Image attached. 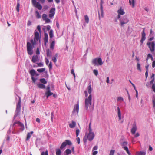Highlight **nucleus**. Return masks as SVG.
I'll use <instances>...</instances> for the list:
<instances>
[{
	"label": "nucleus",
	"instance_id": "nucleus-1",
	"mask_svg": "<svg viewBox=\"0 0 155 155\" xmlns=\"http://www.w3.org/2000/svg\"><path fill=\"white\" fill-rule=\"evenodd\" d=\"M36 40H33L32 39L31 40V43L28 42L27 43V51L28 53L30 55H31L33 53V51L32 50L33 47L36 44Z\"/></svg>",
	"mask_w": 155,
	"mask_h": 155
},
{
	"label": "nucleus",
	"instance_id": "nucleus-2",
	"mask_svg": "<svg viewBox=\"0 0 155 155\" xmlns=\"http://www.w3.org/2000/svg\"><path fill=\"white\" fill-rule=\"evenodd\" d=\"M16 96L18 98V103H17L16 110L14 117V119L19 114L21 108V98L20 97L17 95H16Z\"/></svg>",
	"mask_w": 155,
	"mask_h": 155
},
{
	"label": "nucleus",
	"instance_id": "nucleus-3",
	"mask_svg": "<svg viewBox=\"0 0 155 155\" xmlns=\"http://www.w3.org/2000/svg\"><path fill=\"white\" fill-rule=\"evenodd\" d=\"M92 96L91 94H90L88 98L85 99V108L86 110H88V108H90L92 105Z\"/></svg>",
	"mask_w": 155,
	"mask_h": 155
},
{
	"label": "nucleus",
	"instance_id": "nucleus-4",
	"mask_svg": "<svg viewBox=\"0 0 155 155\" xmlns=\"http://www.w3.org/2000/svg\"><path fill=\"white\" fill-rule=\"evenodd\" d=\"M92 63V64L94 66H98L101 65L103 64V62L101 58H97L93 59Z\"/></svg>",
	"mask_w": 155,
	"mask_h": 155
},
{
	"label": "nucleus",
	"instance_id": "nucleus-5",
	"mask_svg": "<svg viewBox=\"0 0 155 155\" xmlns=\"http://www.w3.org/2000/svg\"><path fill=\"white\" fill-rule=\"evenodd\" d=\"M147 45L148 46L151 52L153 53L155 50V43L154 41L148 42L147 43Z\"/></svg>",
	"mask_w": 155,
	"mask_h": 155
},
{
	"label": "nucleus",
	"instance_id": "nucleus-6",
	"mask_svg": "<svg viewBox=\"0 0 155 155\" xmlns=\"http://www.w3.org/2000/svg\"><path fill=\"white\" fill-rule=\"evenodd\" d=\"M31 2L33 6L38 10H41L42 9V6L40 3L37 2L36 0H31Z\"/></svg>",
	"mask_w": 155,
	"mask_h": 155
},
{
	"label": "nucleus",
	"instance_id": "nucleus-7",
	"mask_svg": "<svg viewBox=\"0 0 155 155\" xmlns=\"http://www.w3.org/2000/svg\"><path fill=\"white\" fill-rule=\"evenodd\" d=\"M129 21L126 16H124L120 19V22L121 26H123L124 25L127 23Z\"/></svg>",
	"mask_w": 155,
	"mask_h": 155
},
{
	"label": "nucleus",
	"instance_id": "nucleus-8",
	"mask_svg": "<svg viewBox=\"0 0 155 155\" xmlns=\"http://www.w3.org/2000/svg\"><path fill=\"white\" fill-rule=\"evenodd\" d=\"M29 73L31 76V79L32 82L35 84L36 81L37 79V78H35L34 77V76L35 75V74H36V71L34 69H32L30 71Z\"/></svg>",
	"mask_w": 155,
	"mask_h": 155
},
{
	"label": "nucleus",
	"instance_id": "nucleus-9",
	"mask_svg": "<svg viewBox=\"0 0 155 155\" xmlns=\"http://www.w3.org/2000/svg\"><path fill=\"white\" fill-rule=\"evenodd\" d=\"M72 144L71 141L70 140H66L63 142L61 145L60 148L62 150L64 149L67 145H71Z\"/></svg>",
	"mask_w": 155,
	"mask_h": 155
},
{
	"label": "nucleus",
	"instance_id": "nucleus-10",
	"mask_svg": "<svg viewBox=\"0 0 155 155\" xmlns=\"http://www.w3.org/2000/svg\"><path fill=\"white\" fill-rule=\"evenodd\" d=\"M104 3V2L103 0H101L100 2V9L101 11L100 13L99 11H98V15H99V18L100 20V16L102 17H103L104 16V12L103 10V4Z\"/></svg>",
	"mask_w": 155,
	"mask_h": 155
},
{
	"label": "nucleus",
	"instance_id": "nucleus-11",
	"mask_svg": "<svg viewBox=\"0 0 155 155\" xmlns=\"http://www.w3.org/2000/svg\"><path fill=\"white\" fill-rule=\"evenodd\" d=\"M18 124L19 126L21 127L20 130L23 131L24 129V124L19 121H17L15 122L13 124V127H14L15 126L16 124Z\"/></svg>",
	"mask_w": 155,
	"mask_h": 155
},
{
	"label": "nucleus",
	"instance_id": "nucleus-12",
	"mask_svg": "<svg viewBox=\"0 0 155 155\" xmlns=\"http://www.w3.org/2000/svg\"><path fill=\"white\" fill-rule=\"evenodd\" d=\"M41 34L39 35V33L35 30V37L34 40H36V41H40Z\"/></svg>",
	"mask_w": 155,
	"mask_h": 155
},
{
	"label": "nucleus",
	"instance_id": "nucleus-13",
	"mask_svg": "<svg viewBox=\"0 0 155 155\" xmlns=\"http://www.w3.org/2000/svg\"><path fill=\"white\" fill-rule=\"evenodd\" d=\"M137 127L136 126L135 122H134L132 125V128L131 129V132L132 134H134L137 130Z\"/></svg>",
	"mask_w": 155,
	"mask_h": 155
},
{
	"label": "nucleus",
	"instance_id": "nucleus-14",
	"mask_svg": "<svg viewBox=\"0 0 155 155\" xmlns=\"http://www.w3.org/2000/svg\"><path fill=\"white\" fill-rule=\"evenodd\" d=\"M145 28H143V30L142 32V37L141 40H140V42L141 44H142L144 41L146 39V34L145 32Z\"/></svg>",
	"mask_w": 155,
	"mask_h": 155
},
{
	"label": "nucleus",
	"instance_id": "nucleus-15",
	"mask_svg": "<svg viewBox=\"0 0 155 155\" xmlns=\"http://www.w3.org/2000/svg\"><path fill=\"white\" fill-rule=\"evenodd\" d=\"M55 8H51L49 11L50 14L49 16L50 18L53 17L55 14Z\"/></svg>",
	"mask_w": 155,
	"mask_h": 155
},
{
	"label": "nucleus",
	"instance_id": "nucleus-16",
	"mask_svg": "<svg viewBox=\"0 0 155 155\" xmlns=\"http://www.w3.org/2000/svg\"><path fill=\"white\" fill-rule=\"evenodd\" d=\"M94 133H89L87 136V138L88 140L90 141H91L94 139Z\"/></svg>",
	"mask_w": 155,
	"mask_h": 155
},
{
	"label": "nucleus",
	"instance_id": "nucleus-17",
	"mask_svg": "<svg viewBox=\"0 0 155 155\" xmlns=\"http://www.w3.org/2000/svg\"><path fill=\"white\" fill-rule=\"evenodd\" d=\"M79 103L78 102L77 104L74 106V108L73 111V113H74L75 112L78 114L79 111Z\"/></svg>",
	"mask_w": 155,
	"mask_h": 155
},
{
	"label": "nucleus",
	"instance_id": "nucleus-18",
	"mask_svg": "<svg viewBox=\"0 0 155 155\" xmlns=\"http://www.w3.org/2000/svg\"><path fill=\"white\" fill-rule=\"evenodd\" d=\"M128 142L127 141H124L120 143V144L121 146L123 148L124 150L126 148H128L127 145H128Z\"/></svg>",
	"mask_w": 155,
	"mask_h": 155
},
{
	"label": "nucleus",
	"instance_id": "nucleus-19",
	"mask_svg": "<svg viewBox=\"0 0 155 155\" xmlns=\"http://www.w3.org/2000/svg\"><path fill=\"white\" fill-rule=\"evenodd\" d=\"M48 34L46 33H45L44 34V44L45 45H46V44L48 42Z\"/></svg>",
	"mask_w": 155,
	"mask_h": 155
},
{
	"label": "nucleus",
	"instance_id": "nucleus-20",
	"mask_svg": "<svg viewBox=\"0 0 155 155\" xmlns=\"http://www.w3.org/2000/svg\"><path fill=\"white\" fill-rule=\"evenodd\" d=\"M38 60V57L37 55L33 56L32 57L31 61L33 63H35Z\"/></svg>",
	"mask_w": 155,
	"mask_h": 155
},
{
	"label": "nucleus",
	"instance_id": "nucleus-21",
	"mask_svg": "<svg viewBox=\"0 0 155 155\" xmlns=\"http://www.w3.org/2000/svg\"><path fill=\"white\" fill-rule=\"evenodd\" d=\"M87 90L88 93L90 94H91L92 91V89L91 87V82L88 85L87 88Z\"/></svg>",
	"mask_w": 155,
	"mask_h": 155
},
{
	"label": "nucleus",
	"instance_id": "nucleus-22",
	"mask_svg": "<svg viewBox=\"0 0 155 155\" xmlns=\"http://www.w3.org/2000/svg\"><path fill=\"white\" fill-rule=\"evenodd\" d=\"M117 114L119 118V120H120L121 119V113L120 111V108L119 107H117Z\"/></svg>",
	"mask_w": 155,
	"mask_h": 155
},
{
	"label": "nucleus",
	"instance_id": "nucleus-23",
	"mask_svg": "<svg viewBox=\"0 0 155 155\" xmlns=\"http://www.w3.org/2000/svg\"><path fill=\"white\" fill-rule=\"evenodd\" d=\"M33 131H31L30 132L28 133L27 134V136L26 139V141H28L29 140L32 134L33 133Z\"/></svg>",
	"mask_w": 155,
	"mask_h": 155
},
{
	"label": "nucleus",
	"instance_id": "nucleus-24",
	"mask_svg": "<svg viewBox=\"0 0 155 155\" xmlns=\"http://www.w3.org/2000/svg\"><path fill=\"white\" fill-rule=\"evenodd\" d=\"M58 56V54L57 53L55 54L54 56L52 58V61L54 63H55L57 62Z\"/></svg>",
	"mask_w": 155,
	"mask_h": 155
},
{
	"label": "nucleus",
	"instance_id": "nucleus-25",
	"mask_svg": "<svg viewBox=\"0 0 155 155\" xmlns=\"http://www.w3.org/2000/svg\"><path fill=\"white\" fill-rule=\"evenodd\" d=\"M76 125V123L75 121H72L71 123L69 124V126L71 128H73Z\"/></svg>",
	"mask_w": 155,
	"mask_h": 155
},
{
	"label": "nucleus",
	"instance_id": "nucleus-26",
	"mask_svg": "<svg viewBox=\"0 0 155 155\" xmlns=\"http://www.w3.org/2000/svg\"><path fill=\"white\" fill-rule=\"evenodd\" d=\"M146 152L143 151L137 152H136V155H146Z\"/></svg>",
	"mask_w": 155,
	"mask_h": 155
},
{
	"label": "nucleus",
	"instance_id": "nucleus-27",
	"mask_svg": "<svg viewBox=\"0 0 155 155\" xmlns=\"http://www.w3.org/2000/svg\"><path fill=\"white\" fill-rule=\"evenodd\" d=\"M37 85L38 87L40 88L44 89L45 88V85L44 84H37Z\"/></svg>",
	"mask_w": 155,
	"mask_h": 155
},
{
	"label": "nucleus",
	"instance_id": "nucleus-28",
	"mask_svg": "<svg viewBox=\"0 0 155 155\" xmlns=\"http://www.w3.org/2000/svg\"><path fill=\"white\" fill-rule=\"evenodd\" d=\"M53 94V93L50 91L49 92H45V94L47 98H48V97Z\"/></svg>",
	"mask_w": 155,
	"mask_h": 155
},
{
	"label": "nucleus",
	"instance_id": "nucleus-29",
	"mask_svg": "<svg viewBox=\"0 0 155 155\" xmlns=\"http://www.w3.org/2000/svg\"><path fill=\"white\" fill-rule=\"evenodd\" d=\"M150 58L151 60L153 61V58L152 57V55L150 54H147V58L146 59V60L147 61V62L148 60Z\"/></svg>",
	"mask_w": 155,
	"mask_h": 155
},
{
	"label": "nucleus",
	"instance_id": "nucleus-30",
	"mask_svg": "<svg viewBox=\"0 0 155 155\" xmlns=\"http://www.w3.org/2000/svg\"><path fill=\"white\" fill-rule=\"evenodd\" d=\"M117 12L118 14H120L121 15H123L125 13L124 10L121 8L118 10Z\"/></svg>",
	"mask_w": 155,
	"mask_h": 155
},
{
	"label": "nucleus",
	"instance_id": "nucleus-31",
	"mask_svg": "<svg viewBox=\"0 0 155 155\" xmlns=\"http://www.w3.org/2000/svg\"><path fill=\"white\" fill-rule=\"evenodd\" d=\"M84 18L85 22L87 24L89 22V18L88 16L87 15H84Z\"/></svg>",
	"mask_w": 155,
	"mask_h": 155
},
{
	"label": "nucleus",
	"instance_id": "nucleus-32",
	"mask_svg": "<svg viewBox=\"0 0 155 155\" xmlns=\"http://www.w3.org/2000/svg\"><path fill=\"white\" fill-rule=\"evenodd\" d=\"M55 45V41H52L50 44V48L51 49L53 50L54 49V46Z\"/></svg>",
	"mask_w": 155,
	"mask_h": 155
},
{
	"label": "nucleus",
	"instance_id": "nucleus-33",
	"mask_svg": "<svg viewBox=\"0 0 155 155\" xmlns=\"http://www.w3.org/2000/svg\"><path fill=\"white\" fill-rule=\"evenodd\" d=\"M35 13L36 16L37 18L39 19L41 18V16L38 11H36L35 12Z\"/></svg>",
	"mask_w": 155,
	"mask_h": 155
},
{
	"label": "nucleus",
	"instance_id": "nucleus-34",
	"mask_svg": "<svg viewBox=\"0 0 155 155\" xmlns=\"http://www.w3.org/2000/svg\"><path fill=\"white\" fill-rule=\"evenodd\" d=\"M49 35L50 38H52L53 37L54 35L53 31L52 29L50 30V32H49Z\"/></svg>",
	"mask_w": 155,
	"mask_h": 155
},
{
	"label": "nucleus",
	"instance_id": "nucleus-35",
	"mask_svg": "<svg viewBox=\"0 0 155 155\" xmlns=\"http://www.w3.org/2000/svg\"><path fill=\"white\" fill-rule=\"evenodd\" d=\"M40 81L42 83L45 84L47 83V81L45 78H41L40 79Z\"/></svg>",
	"mask_w": 155,
	"mask_h": 155
},
{
	"label": "nucleus",
	"instance_id": "nucleus-36",
	"mask_svg": "<svg viewBox=\"0 0 155 155\" xmlns=\"http://www.w3.org/2000/svg\"><path fill=\"white\" fill-rule=\"evenodd\" d=\"M46 55L47 57L50 58L51 55L50 52V50L48 49L46 50Z\"/></svg>",
	"mask_w": 155,
	"mask_h": 155
},
{
	"label": "nucleus",
	"instance_id": "nucleus-37",
	"mask_svg": "<svg viewBox=\"0 0 155 155\" xmlns=\"http://www.w3.org/2000/svg\"><path fill=\"white\" fill-rule=\"evenodd\" d=\"M45 70V68H40L38 69L37 70V71L39 72V73H42Z\"/></svg>",
	"mask_w": 155,
	"mask_h": 155
},
{
	"label": "nucleus",
	"instance_id": "nucleus-38",
	"mask_svg": "<svg viewBox=\"0 0 155 155\" xmlns=\"http://www.w3.org/2000/svg\"><path fill=\"white\" fill-rule=\"evenodd\" d=\"M65 152L67 155H68L71 153V151L70 149H67L65 150Z\"/></svg>",
	"mask_w": 155,
	"mask_h": 155
},
{
	"label": "nucleus",
	"instance_id": "nucleus-39",
	"mask_svg": "<svg viewBox=\"0 0 155 155\" xmlns=\"http://www.w3.org/2000/svg\"><path fill=\"white\" fill-rule=\"evenodd\" d=\"M129 3L130 5H132L133 7H134V0H129Z\"/></svg>",
	"mask_w": 155,
	"mask_h": 155
},
{
	"label": "nucleus",
	"instance_id": "nucleus-40",
	"mask_svg": "<svg viewBox=\"0 0 155 155\" xmlns=\"http://www.w3.org/2000/svg\"><path fill=\"white\" fill-rule=\"evenodd\" d=\"M93 72L94 74L96 76H97L98 74V72L97 70L94 69L93 70Z\"/></svg>",
	"mask_w": 155,
	"mask_h": 155
},
{
	"label": "nucleus",
	"instance_id": "nucleus-41",
	"mask_svg": "<svg viewBox=\"0 0 155 155\" xmlns=\"http://www.w3.org/2000/svg\"><path fill=\"white\" fill-rule=\"evenodd\" d=\"M137 68L138 70L141 71V70L140 68V65L139 63H137Z\"/></svg>",
	"mask_w": 155,
	"mask_h": 155
},
{
	"label": "nucleus",
	"instance_id": "nucleus-42",
	"mask_svg": "<svg viewBox=\"0 0 155 155\" xmlns=\"http://www.w3.org/2000/svg\"><path fill=\"white\" fill-rule=\"evenodd\" d=\"M71 74H73L74 77V79L75 80V73L74 72V69H72L71 70Z\"/></svg>",
	"mask_w": 155,
	"mask_h": 155
},
{
	"label": "nucleus",
	"instance_id": "nucleus-43",
	"mask_svg": "<svg viewBox=\"0 0 155 155\" xmlns=\"http://www.w3.org/2000/svg\"><path fill=\"white\" fill-rule=\"evenodd\" d=\"M80 130L78 129H77L76 130V136L77 137L79 135Z\"/></svg>",
	"mask_w": 155,
	"mask_h": 155
},
{
	"label": "nucleus",
	"instance_id": "nucleus-44",
	"mask_svg": "<svg viewBox=\"0 0 155 155\" xmlns=\"http://www.w3.org/2000/svg\"><path fill=\"white\" fill-rule=\"evenodd\" d=\"M50 87L49 85H48L46 89V92H49V91H50Z\"/></svg>",
	"mask_w": 155,
	"mask_h": 155
},
{
	"label": "nucleus",
	"instance_id": "nucleus-45",
	"mask_svg": "<svg viewBox=\"0 0 155 155\" xmlns=\"http://www.w3.org/2000/svg\"><path fill=\"white\" fill-rule=\"evenodd\" d=\"M47 16L46 14H43L42 15V18L44 20H45V19H46V18H47Z\"/></svg>",
	"mask_w": 155,
	"mask_h": 155
},
{
	"label": "nucleus",
	"instance_id": "nucleus-46",
	"mask_svg": "<svg viewBox=\"0 0 155 155\" xmlns=\"http://www.w3.org/2000/svg\"><path fill=\"white\" fill-rule=\"evenodd\" d=\"M115 151V150H111L110 152L109 155H114Z\"/></svg>",
	"mask_w": 155,
	"mask_h": 155
},
{
	"label": "nucleus",
	"instance_id": "nucleus-47",
	"mask_svg": "<svg viewBox=\"0 0 155 155\" xmlns=\"http://www.w3.org/2000/svg\"><path fill=\"white\" fill-rule=\"evenodd\" d=\"M48 8H49V7L48 5H45L43 7V10L44 11H45L46 10L48 9Z\"/></svg>",
	"mask_w": 155,
	"mask_h": 155
},
{
	"label": "nucleus",
	"instance_id": "nucleus-48",
	"mask_svg": "<svg viewBox=\"0 0 155 155\" xmlns=\"http://www.w3.org/2000/svg\"><path fill=\"white\" fill-rule=\"evenodd\" d=\"M125 150L127 152V153L129 155H131V153H130V152L129 151L128 148H125V149L124 150Z\"/></svg>",
	"mask_w": 155,
	"mask_h": 155
},
{
	"label": "nucleus",
	"instance_id": "nucleus-49",
	"mask_svg": "<svg viewBox=\"0 0 155 155\" xmlns=\"http://www.w3.org/2000/svg\"><path fill=\"white\" fill-rule=\"evenodd\" d=\"M152 103H153V107L154 109L155 110V97L154 99H153L152 100Z\"/></svg>",
	"mask_w": 155,
	"mask_h": 155
},
{
	"label": "nucleus",
	"instance_id": "nucleus-50",
	"mask_svg": "<svg viewBox=\"0 0 155 155\" xmlns=\"http://www.w3.org/2000/svg\"><path fill=\"white\" fill-rule=\"evenodd\" d=\"M41 155H48V151L46 150L45 152H42Z\"/></svg>",
	"mask_w": 155,
	"mask_h": 155
},
{
	"label": "nucleus",
	"instance_id": "nucleus-51",
	"mask_svg": "<svg viewBox=\"0 0 155 155\" xmlns=\"http://www.w3.org/2000/svg\"><path fill=\"white\" fill-rule=\"evenodd\" d=\"M54 112H52L51 113V121L52 122L53 121V119L54 118Z\"/></svg>",
	"mask_w": 155,
	"mask_h": 155
},
{
	"label": "nucleus",
	"instance_id": "nucleus-52",
	"mask_svg": "<svg viewBox=\"0 0 155 155\" xmlns=\"http://www.w3.org/2000/svg\"><path fill=\"white\" fill-rule=\"evenodd\" d=\"M48 67H49V70H51L52 69V62H50V63L48 65Z\"/></svg>",
	"mask_w": 155,
	"mask_h": 155
},
{
	"label": "nucleus",
	"instance_id": "nucleus-53",
	"mask_svg": "<svg viewBox=\"0 0 155 155\" xmlns=\"http://www.w3.org/2000/svg\"><path fill=\"white\" fill-rule=\"evenodd\" d=\"M36 53L37 55H39L40 54L39 49L38 47L37 48Z\"/></svg>",
	"mask_w": 155,
	"mask_h": 155
},
{
	"label": "nucleus",
	"instance_id": "nucleus-54",
	"mask_svg": "<svg viewBox=\"0 0 155 155\" xmlns=\"http://www.w3.org/2000/svg\"><path fill=\"white\" fill-rule=\"evenodd\" d=\"M45 116H49L50 115V112L49 111H48L46 112H45Z\"/></svg>",
	"mask_w": 155,
	"mask_h": 155
},
{
	"label": "nucleus",
	"instance_id": "nucleus-55",
	"mask_svg": "<svg viewBox=\"0 0 155 155\" xmlns=\"http://www.w3.org/2000/svg\"><path fill=\"white\" fill-rule=\"evenodd\" d=\"M117 100L118 101H123L124 100L123 98L121 97H118L117 98Z\"/></svg>",
	"mask_w": 155,
	"mask_h": 155
},
{
	"label": "nucleus",
	"instance_id": "nucleus-56",
	"mask_svg": "<svg viewBox=\"0 0 155 155\" xmlns=\"http://www.w3.org/2000/svg\"><path fill=\"white\" fill-rule=\"evenodd\" d=\"M37 29L38 30L39 32L41 34V27L40 25H38L37 27Z\"/></svg>",
	"mask_w": 155,
	"mask_h": 155
},
{
	"label": "nucleus",
	"instance_id": "nucleus-57",
	"mask_svg": "<svg viewBox=\"0 0 155 155\" xmlns=\"http://www.w3.org/2000/svg\"><path fill=\"white\" fill-rule=\"evenodd\" d=\"M45 22L46 23H50L51 21L50 19L48 18H47L46 19H45Z\"/></svg>",
	"mask_w": 155,
	"mask_h": 155
},
{
	"label": "nucleus",
	"instance_id": "nucleus-58",
	"mask_svg": "<svg viewBox=\"0 0 155 155\" xmlns=\"http://www.w3.org/2000/svg\"><path fill=\"white\" fill-rule=\"evenodd\" d=\"M45 63L47 65H48L49 62V60L46 58H45Z\"/></svg>",
	"mask_w": 155,
	"mask_h": 155
},
{
	"label": "nucleus",
	"instance_id": "nucleus-59",
	"mask_svg": "<svg viewBox=\"0 0 155 155\" xmlns=\"http://www.w3.org/2000/svg\"><path fill=\"white\" fill-rule=\"evenodd\" d=\"M152 89L153 90V91L155 93V85L154 84H152Z\"/></svg>",
	"mask_w": 155,
	"mask_h": 155
},
{
	"label": "nucleus",
	"instance_id": "nucleus-60",
	"mask_svg": "<svg viewBox=\"0 0 155 155\" xmlns=\"http://www.w3.org/2000/svg\"><path fill=\"white\" fill-rule=\"evenodd\" d=\"M46 29H47V30L48 31L49 30H50L51 27L50 25H47V26H46Z\"/></svg>",
	"mask_w": 155,
	"mask_h": 155
},
{
	"label": "nucleus",
	"instance_id": "nucleus-61",
	"mask_svg": "<svg viewBox=\"0 0 155 155\" xmlns=\"http://www.w3.org/2000/svg\"><path fill=\"white\" fill-rule=\"evenodd\" d=\"M98 151H95L93 152L92 151L93 155H96L97 154Z\"/></svg>",
	"mask_w": 155,
	"mask_h": 155
},
{
	"label": "nucleus",
	"instance_id": "nucleus-62",
	"mask_svg": "<svg viewBox=\"0 0 155 155\" xmlns=\"http://www.w3.org/2000/svg\"><path fill=\"white\" fill-rule=\"evenodd\" d=\"M152 67L154 68L155 67V60L153 61L152 63Z\"/></svg>",
	"mask_w": 155,
	"mask_h": 155
},
{
	"label": "nucleus",
	"instance_id": "nucleus-63",
	"mask_svg": "<svg viewBox=\"0 0 155 155\" xmlns=\"http://www.w3.org/2000/svg\"><path fill=\"white\" fill-rule=\"evenodd\" d=\"M38 65L39 67H42L43 66V64L41 62L37 64Z\"/></svg>",
	"mask_w": 155,
	"mask_h": 155
},
{
	"label": "nucleus",
	"instance_id": "nucleus-64",
	"mask_svg": "<svg viewBox=\"0 0 155 155\" xmlns=\"http://www.w3.org/2000/svg\"><path fill=\"white\" fill-rule=\"evenodd\" d=\"M87 139L86 137L85 136L83 138V141L84 143H86L87 142Z\"/></svg>",
	"mask_w": 155,
	"mask_h": 155
}]
</instances>
